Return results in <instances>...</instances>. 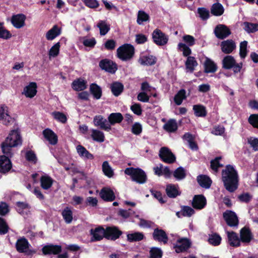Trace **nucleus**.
I'll return each instance as SVG.
<instances>
[{"mask_svg": "<svg viewBox=\"0 0 258 258\" xmlns=\"http://www.w3.org/2000/svg\"><path fill=\"white\" fill-rule=\"evenodd\" d=\"M222 180L225 189L230 192L235 191L238 187L239 177L237 171L233 165H227L222 170Z\"/></svg>", "mask_w": 258, "mask_h": 258, "instance_id": "1", "label": "nucleus"}, {"mask_svg": "<svg viewBox=\"0 0 258 258\" xmlns=\"http://www.w3.org/2000/svg\"><path fill=\"white\" fill-rule=\"evenodd\" d=\"M124 173L130 176L133 181L139 184L145 183L147 180L146 173L140 168H126L124 170Z\"/></svg>", "mask_w": 258, "mask_h": 258, "instance_id": "2", "label": "nucleus"}, {"mask_svg": "<svg viewBox=\"0 0 258 258\" xmlns=\"http://www.w3.org/2000/svg\"><path fill=\"white\" fill-rule=\"evenodd\" d=\"M223 68L226 70L233 69L234 73L236 74L240 72L243 64L242 62L236 63L234 57L231 55H226L222 61Z\"/></svg>", "mask_w": 258, "mask_h": 258, "instance_id": "3", "label": "nucleus"}, {"mask_svg": "<svg viewBox=\"0 0 258 258\" xmlns=\"http://www.w3.org/2000/svg\"><path fill=\"white\" fill-rule=\"evenodd\" d=\"M134 52V47L129 44H123L117 49L118 57L124 61L131 59L133 57Z\"/></svg>", "mask_w": 258, "mask_h": 258, "instance_id": "4", "label": "nucleus"}, {"mask_svg": "<svg viewBox=\"0 0 258 258\" xmlns=\"http://www.w3.org/2000/svg\"><path fill=\"white\" fill-rule=\"evenodd\" d=\"M160 160L167 164H172L176 161V156L167 147L160 148L159 153Z\"/></svg>", "mask_w": 258, "mask_h": 258, "instance_id": "5", "label": "nucleus"}, {"mask_svg": "<svg viewBox=\"0 0 258 258\" xmlns=\"http://www.w3.org/2000/svg\"><path fill=\"white\" fill-rule=\"evenodd\" d=\"M0 121L6 125L16 123L15 118L9 115L8 107L5 105L0 106Z\"/></svg>", "mask_w": 258, "mask_h": 258, "instance_id": "6", "label": "nucleus"}, {"mask_svg": "<svg viewBox=\"0 0 258 258\" xmlns=\"http://www.w3.org/2000/svg\"><path fill=\"white\" fill-rule=\"evenodd\" d=\"M19 131L20 130H11L4 142L9 143V144L15 147L21 145L22 144V139Z\"/></svg>", "mask_w": 258, "mask_h": 258, "instance_id": "7", "label": "nucleus"}, {"mask_svg": "<svg viewBox=\"0 0 258 258\" xmlns=\"http://www.w3.org/2000/svg\"><path fill=\"white\" fill-rule=\"evenodd\" d=\"M152 36L154 42L159 46L166 45L169 39L168 36L159 29H156L153 31Z\"/></svg>", "mask_w": 258, "mask_h": 258, "instance_id": "8", "label": "nucleus"}, {"mask_svg": "<svg viewBox=\"0 0 258 258\" xmlns=\"http://www.w3.org/2000/svg\"><path fill=\"white\" fill-rule=\"evenodd\" d=\"M223 218L228 226L231 227H237L239 224L236 213L230 210H226L223 214Z\"/></svg>", "mask_w": 258, "mask_h": 258, "instance_id": "9", "label": "nucleus"}, {"mask_svg": "<svg viewBox=\"0 0 258 258\" xmlns=\"http://www.w3.org/2000/svg\"><path fill=\"white\" fill-rule=\"evenodd\" d=\"M122 233V231L117 226H108L105 229V238L115 241L118 239Z\"/></svg>", "mask_w": 258, "mask_h": 258, "instance_id": "10", "label": "nucleus"}, {"mask_svg": "<svg viewBox=\"0 0 258 258\" xmlns=\"http://www.w3.org/2000/svg\"><path fill=\"white\" fill-rule=\"evenodd\" d=\"M42 252L43 255H57L62 251V247L59 245L49 244L44 245L42 248Z\"/></svg>", "mask_w": 258, "mask_h": 258, "instance_id": "11", "label": "nucleus"}, {"mask_svg": "<svg viewBox=\"0 0 258 258\" xmlns=\"http://www.w3.org/2000/svg\"><path fill=\"white\" fill-rule=\"evenodd\" d=\"M12 168V163L10 159L5 155H0V173L7 174Z\"/></svg>", "mask_w": 258, "mask_h": 258, "instance_id": "12", "label": "nucleus"}, {"mask_svg": "<svg viewBox=\"0 0 258 258\" xmlns=\"http://www.w3.org/2000/svg\"><path fill=\"white\" fill-rule=\"evenodd\" d=\"M214 34L218 39H224L231 34V31L226 25L219 24L215 27Z\"/></svg>", "mask_w": 258, "mask_h": 258, "instance_id": "13", "label": "nucleus"}, {"mask_svg": "<svg viewBox=\"0 0 258 258\" xmlns=\"http://www.w3.org/2000/svg\"><path fill=\"white\" fill-rule=\"evenodd\" d=\"M100 68L110 73L114 74L117 70L116 64L110 60L104 59L99 62Z\"/></svg>", "mask_w": 258, "mask_h": 258, "instance_id": "14", "label": "nucleus"}, {"mask_svg": "<svg viewBox=\"0 0 258 258\" xmlns=\"http://www.w3.org/2000/svg\"><path fill=\"white\" fill-rule=\"evenodd\" d=\"M152 235L154 240L163 242L164 244L167 243L168 237L164 230L158 228H155Z\"/></svg>", "mask_w": 258, "mask_h": 258, "instance_id": "15", "label": "nucleus"}, {"mask_svg": "<svg viewBox=\"0 0 258 258\" xmlns=\"http://www.w3.org/2000/svg\"><path fill=\"white\" fill-rule=\"evenodd\" d=\"M207 205V200L203 195H195L192 200L191 205L194 208L197 210H201L205 207Z\"/></svg>", "mask_w": 258, "mask_h": 258, "instance_id": "16", "label": "nucleus"}, {"mask_svg": "<svg viewBox=\"0 0 258 258\" xmlns=\"http://www.w3.org/2000/svg\"><path fill=\"white\" fill-rule=\"evenodd\" d=\"M177 244L174 246L176 253H180L186 251L190 246V242L187 238L179 239L177 241Z\"/></svg>", "mask_w": 258, "mask_h": 258, "instance_id": "17", "label": "nucleus"}, {"mask_svg": "<svg viewBox=\"0 0 258 258\" xmlns=\"http://www.w3.org/2000/svg\"><path fill=\"white\" fill-rule=\"evenodd\" d=\"M222 51L225 54H230L235 49L236 45L235 42L232 39L223 41L220 44Z\"/></svg>", "mask_w": 258, "mask_h": 258, "instance_id": "18", "label": "nucleus"}, {"mask_svg": "<svg viewBox=\"0 0 258 258\" xmlns=\"http://www.w3.org/2000/svg\"><path fill=\"white\" fill-rule=\"evenodd\" d=\"M228 244L232 247H237L240 246V240L237 234L234 231H227Z\"/></svg>", "mask_w": 258, "mask_h": 258, "instance_id": "19", "label": "nucleus"}, {"mask_svg": "<svg viewBox=\"0 0 258 258\" xmlns=\"http://www.w3.org/2000/svg\"><path fill=\"white\" fill-rule=\"evenodd\" d=\"M253 238L252 234L248 227L244 226L240 230V240L243 243H249Z\"/></svg>", "mask_w": 258, "mask_h": 258, "instance_id": "20", "label": "nucleus"}, {"mask_svg": "<svg viewBox=\"0 0 258 258\" xmlns=\"http://www.w3.org/2000/svg\"><path fill=\"white\" fill-rule=\"evenodd\" d=\"M90 234L92 235L93 241H100L103 237L105 238V229L102 226H99L94 229H91Z\"/></svg>", "mask_w": 258, "mask_h": 258, "instance_id": "21", "label": "nucleus"}, {"mask_svg": "<svg viewBox=\"0 0 258 258\" xmlns=\"http://www.w3.org/2000/svg\"><path fill=\"white\" fill-rule=\"evenodd\" d=\"M100 196L102 200L106 202H112L115 199L113 191L109 188H103L100 191Z\"/></svg>", "mask_w": 258, "mask_h": 258, "instance_id": "22", "label": "nucleus"}, {"mask_svg": "<svg viewBox=\"0 0 258 258\" xmlns=\"http://www.w3.org/2000/svg\"><path fill=\"white\" fill-rule=\"evenodd\" d=\"M26 16L22 14H17L12 16L11 22L13 25L17 29L24 26Z\"/></svg>", "mask_w": 258, "mask_h": 258, "instance_id": "23", "label": "nucleus"}, {"mask_svg": "<svg viewBox=\"0 0 258 258\" xmlns=\"http://www.w3.org/2000/svg\"><path fill=\"white\" fill-rule=\"evenodd\" d=\"M36 89V83L31 82L24 88L22 93L24 94L26 97L31 98L36 95L37 93Z\"/></svg>", "mask_w": 258, "mask_h": 258, "instance_id": "24", "label": "nucleus"}, {"mask_svg": "<svg viewBox=\"0 0 258 258\" xmlns=\"http://www.w3.org/2000/svg\"><path fill=\"white\" fill-rule=\"evenodd\" d=\"M61 32V28L57 25H54L46 33L45 37L47 40H52L59 36Z\"/></svg>", "mask_w": 258, "mask_h": 258, "instance_id": "25", "label": "nucleus"}, {"mask_svg": "<svg viewBox=\"0 0 258 258\" xmlns=\"http://www.w3.org/2000/svg\"><path fill=\"white\" fill-rule=\"evenodd\" d=\"M165 190L167 196L170 198H175L181 194V192L178 189V185L173 184H167Z\"/></svg>", "mask_w": 258, "mask_h": 258, "instance_id": "26", "label": "nucleus"}, {"mask_svg": "<svg viewBox=\"0 0 258 258\" xmlns=\"http://www.w3.org/2000/svg\"><path fill=\"white\" fill-rule=\"evenodd\" d=\"M43 135L44 138L49 142L50 144L55 145L57 143V136L52 130H43Z\"/></svg>", "mask_w": 258, "mask_h": 258, "instance_id": "27", "label": "nucleus"}, {"mask_svg": "<svg viewBox=\"0 0 258 258\" xmlns=\"http://www.w3.org/2000/svg\"><path fill=\"white\" fill-rule=\"evenodd\" d=\"M53 179L48 175H42L40 178V186L45 190L49 189L52 185Z\"/></svg>", "mask_w": 258, "mask_h": 258, "instance_id": "28", "label": "nucleus"}, {"mask_svg": "<svg viewBox=\"0 0 258 258\" xmlns=\"http://www.w3.org/2000/svg\"><path fill=\"white\" fill-rule=\"evenodd\" d=\"M197 181L199 185L205 188H209L212 184L211 178L206 175H200L197 177Z\"/></svg>", "mask_w": 258, "mask_h": 258, "instance_id": "29", "label": "nucleus"}, {"mask_svg": "<svg viewBox=\"0 0 258 258\" xmlns=\"http://www.w3.org/2000/svg\"><path fill=\"white\" fill-rule=\"evenodd\" d=\"M94 123L96 126L102 129L109 128V122L101 115L96 116L94 118Z\"/></svg>", "mask_w": 258, "mask_h": 258, "instance_id": "30", "label": "nucleus"}, {"mask_svg": "<svg viewBox=\"0 0 258 258\" xmlns=\"http://www.w3.org/2000/svg\"><path fill=\"white\" fill-rule=\"evenodd\" d=\"M29 245L27 239L23 237L18 239L16 243V248L19 252L22 253L25 251L26 249L28 248Z\"/></svg>", "mask_w": 258, "mask_h": 258, "instance_id": "31", "label": "nucleus"}, {"mask_svg": "<svg viewBox=\"0 0 258 258\" xmlns=\"http://www.w3.org/2000/svg\"><path fill=\"white\" fill-rule=\"evenodd\" d=\"M205 72L206 73H215L217 70L216 64L211 59L206 57L204 62Z\"/></svg>", "mask_w": 258, "mask_h": 258, "instance_id": "32", "label": "nucleus"}, {"mask_svg": "<svg viewBox=\"0 0 258 258\" xmlns=\"http://www.w3.org/2000/svg\"><path fill=\"white\" fill-rule=\"evenodd\" d=\"M126 238L127 240L130 242H138L144 239L145 235L143 232H135L127 234Z\"/></svg>", "mask_w": 258, "mask_h": 258, "instance_id": "33", "label": "nucleus"}, {"mask_svg": "<svg viewBox=\"0 0 258 258\" xmlns=\"http://www.w3.org/2000/svg\"><path fill=\"white\" fill-rule=\"evenodd\" d=\"M72 88L77 91H83L87 88V82L82 78H79L73 81Z\"/></svg>", "mask_w": 258, "mask_h": 258, "instance_id": "34", "label": "nucleus"}, {"mask_svg": "<svg viewBox=\"0 0 258 258\" xmlns=\"http://www.w3.org/2000/svg\"><path fill=\"white\" fill-rule=\"evenodd\" d=\"M97 27L99 29L100 35L104 36L106 35L110 29V26L106 21L100 20L97 24Z\"/></svg>", "mask_w": 258, "mask_h": 258, "instance_id": "35", "label": "nucleus"}, {"mask_svg": "<svg viewBox=\"0 0 258 258\" xmlns=\"http://www.w3.org/2000/svg\"><path fill=\"white\" fill-rule=\"evenodd\" d=\"M123 119V116L120 113L118 112L111 113L108 117V121L109 123V127H110V125L120 123Z\"/></svg>", "mask_w": 258, "mask_h": 258, "instance_id": "36", "label": "nucleus"}, {"mask_svg": "<svg viewBox=\"0 0 258 258\" xmlns=\"http://www.w3.org/2000/svg\"><path fill=\"white\" fill-rule=\"evenodd\" d=\"M123 88L122 84L118 82H113L110 85L111 92L115 96H119L122 92Z\"/></svg>", "mask_w": 258, "mask_h": 258, "instance_id": "37", "label": "nucleus"}, {"mask_svg": "<svg viewBox=\"0 0 258 258\" xmlns=\"http://www.w3.org/2000/svg\"><path fill=\"white\" fill-rule=\"evenodd\" d=\"M194 114L196 116L204 117L207 115L206 108L203 105L198 104L193 106Z\"/></svg>", "mask_w": 258, "mask_h": 258, "instance_id": "38", "label": "nucleus"}, {"mask_svg": "<svg viewBox=\"0 0 258 258\" xmlns=\"http://www.w3.org/2000/svg\"><path fill=\"white\" fill-rule=\"evenodd\" d=\"M1 147L2 149V152L4 154L3 155H5L8 157L9 159H10L12 157L13 153L12 151V148L13 147H15V146H13L12 145L9 144V143H7L4 141L2 143Z\"/></svg>", "mask_w": 258, "mask_h": 258, "instance_id": "39", "label": "nucleus"}, {"mask_svg": "<svg viewBox=\"0 0 258 258\" xmlns=\"http://www.w3.org/2000/svg\"><path fill=\"white\" fill-rule=\"evenodd\" d=\"M61 215L66 222V223L69 224L72 222L73 219V212L71 208L69 207H66L61 212Z\"/></svg>", "mask_w": 258, "mask_h": 258, "instance_id": "40", "label": "nucleus"}, {"mask_svg": "<svg viewBox=\"0 0 258 258\" xmlns=\"http://www.w3.org/2000/svg\"><path fill=\"white\" fill-rule=\"evenodd\" d=\"M77 150L79 155L88 159H93V155L90 153L84 146L79 145L77 146Z\"/></svg>", "mask_w": 258, "mask_h": 258, "instance_id": "41", "label": "nucleus"}, {"mask_svg": "<svg viewBox=\"0 0 258 258\" xmlns=\"http://www.w3.org/2000/svg\"><path fill=\"white\" fill-rule=\"evenodd\" d=\"M90 91L96 99H99L102 96V89L98 85L93 83L90 85Z\"/></svg>", "mask_w": 258, "mask_h": 258, "instance_id": "42", "label": "nucleus"}, {"mask_svg": "<svg viewBox=\"0 0 258 258\" xmlns=\"http://www.w3.org/2000/svg\"><path fill=\"white\" fill-rule=\"evenodd\" d=\"M150 16L145 11L140 10L138 11L137 23L139 25H142L144 22H147L149 21Z\"/></svg>", "mask_w": 258, "mask_h": 258, "instance_id": "43", "label": "nucleus"}, {"mask_svg": "<svg viewBox=\"0 0 258 258\" xmlns=\"http://www.w3.org/2000/svg\"><path fill=\"white\" fill-rule=\"evenodd\" d=\"M186 98V91L184 89H180L174 96V101L177 105L181 104L183 100Z\"/></svg>", "mask_w": 258, "mask_h": 258, "instance_id": "44", "label": "nucleus"}, {"mask_svg": "<svg viewBox=\"0 0 258 258\" xmlns=\"http://www.w3.org/2000/svg\"><path fill=\"white\" fill-rule=\"evenodd\" d=\"M141 64L146 66H152L154 64L156 61V58L153 55L143 56L139 60Z\"/></svg>", "mask_w": 258, "mask_h": 258, "instance_id": "45", "label": "nucleus"}, {"mask_svg": "<svg viewBox=\"0 0 258 258\" xmlns=\"http://www.w3.org/2000/svg\"><path fill=\"white\" fill-rule=\"evenodd\" d=\"M173 176L177 180L183 179L186 177L185 170L182 167H179L176 168L173 173Z\"/></svg>", "mask_w": 258, "mask_h": 258, "instance_id": "46", "label": "nucleus"}, {"mask_svg": "<svg viewBox=\"0 0 258 258\" xmlns=\"http://www.w3.org/2000/svg\"><path fill=\"white\" fill-rule=\"evenodd\" d=\"M211 13L215 16H221L224 12L222 5L219 3H215L212 5L211 9Z\"/></svg>", "mask_w": 258, "mask_h": 258, "instance_id": "47", "label": "nucleus"}, {"mask_svg": "<svg viewBox=\"0 0 258 258\" xmlns=\"http://www.w3.org/2000/svg\"><path fill=\"white\" fill-rule=\"evenodd\" d=\"M198 65V62L195 58L193 56H188L185 62V66L186 69L188 70L190 72H192L195 68Z\"/></svg>", "mask_w": 258, "mask_h": 258, "instance_id": "48", "label": "nucleus"}, {"mask_svg": "<svg viewBox=\"0 0 258 258\" xmlns=\"http://www.w3.org/2000/svg\"><path fill=\"white\" fill-rule=\"evenodd\" d=\"M91 137L94 141L97 142L102 143L104 141V134L100 130H92Z\"/></svg>", "mask_w": 258, "mask_h": 258, "instance_id": "49", "label": "nucleus"}, {"mask_svg": "<svg viewBox=\"0 0 258 258\" xmlns=\"http://www.w3.org/2000/svg\"><path fill=\"white\" fill-rule=\"evenodd\" d=\"M222 238L219 234L215 233L211 234L209 239V243L213 246L219 245L221 243Z\"/></svg>", "mask_w": 258, "mask_h": 258, "instance_id": "50", "label": "nucleus"}, {"mask_svg": "<svg viewBox=\"0 0 258 258\" xmlns=\"http://www.w3.org/2000/svg\"><path fill=\"white\" fill-rule=\"evenodd\" d=\"M60 47V43L58 42L50 48L48 51V55L50 59L51 57H55L58 55Z\"/></svg>", "mask_w": 258, "mask_h": 258, "instance_id": "51", "label": "nucleus"}, {"mask_svg": "<svg viewBox=\"0 0 258 258\" xmlns=\"http://www.w3.org/2000/svg\"><path fill=\"white\" fill-rule=\"evenodd\" d=\"M244 30L248 33H254L258 31V24L256 23H251L244 22Z\"/></svg>", "mask_w": 258, "mask_h": 258, "instance_id": "52", "label": "nucleus"}, {"mask_svg": "<svg viewBox=\"0 0 258 258\" xmlns=\"http://www.w3.org/2000/svg\"><path fill=\"white\" fill-rule=\"evenodd\" d=\"M222 159L221 156L216 157L214 159H213L210 162V166L211 169L215 171V172H217L219 168L222 167L223 166V164L220 163V160Z\"/></svg>", "mask_w": 258, "mask_h": 258, "instance_id": "53", "label": "nucleus"}, {"mask_svg": "<svg viewBox=\"0 0 258 258\" xmlns=\"http://www.w3.org/2000/svg\"><path fill=\"white\" fill-rule=\"evenodd\" d=\"M102 171L104 174L110 178L113 175V171L107 161H104L102 164Z\"/></svg>", "mask_w": 258, "mask_h": 258, "instance_id": "54", "label": "nucleus"}, {"mask_svg": "<svg viewBox=\"0 0 258 258\" xmlns=\"http://www.w3.org/2000/svg\"><path fill=\"white\" fill-rule=\"evenodd\" d=\"M10 229L9 226L6 221L0 217V235L6 234Z\"/></svg>", "mask_w": 258, "mask_h": 258, "instance_id": "55", "label": "nucleus"}, {"mask_svg": "<svg viewBox=\"0 0 258 258\" xmlns=\"http://www.w3.org/2000/svg\"><path fill=\"white\" fill-rule=\"evenodd\" d=\"M25 158L28 162L35 164L37 162V158L34 151L29 150L26 152Z\"/></svg>", "mask_w": 258, "mask_h": 258, "instance_id": "56", "label": "nucleus"}, {"mask_svg": "<svg viewBox=\"0 0 258 258\" xmlns=\"http://www.w3.org/2000/svg\"><path fill=\"white\" fill-rule=\"evenodd\" d=\"M17 211L22 214L24 210L29 209L30 208L29 205L26 202H17L15 204Z\"/></svg>", "mask_w": 258, "mask_h": 258, "instance_id": "57", "label": "nucleus"}, {"mask_svg": "<svg viewBox=\"0 0 258 258\" xmlns=\"http://www.w3.org/2000/svg\"><path fill=\"white\" fill-rule=\"evenodd\" d=\"M178 48L182 51L183 55L184 56H189L191 53V50L188 46L183 43H179L178 44Z\"/></svg>", "mask_w": 258, "mask_h": 258, "instance_id": "58", "label": "nucleus"}, {"mask_svg": "<svg viewBox=\"0 0 258 258\" xmlns=\"http://www.w3.org/2000/svg\"><path fill=\"white\" fill-rule=\"evenodd\" d=\"M150 254V258H161L163 252L160 248L155 247L151 248Z\"/></svg>", "mask_w": 258, "mask_h": 258, "instance_id": "59", "label": "nucleus"}, {"mask_svg": "<svg viewBox=\"0 0 258 258\" xmlns=\"http://www.w3.org/2000/svg\"><path fill=\"white\" fill-rule=\"evenodd\" d=\"M247 42L243 41L240 44L239 55L242 58H244L247 55Z\"/></svg>", "mask_w": 258, "mask_h": 258, "instance_id": "60", "label": "nucleus"}, {"mask_svg": "<svg viewBox=\"0 0 258 258\" xmlns=\"http://www.w3.org/2000/svg\"><path fill=\"white\" fill-rule=\"evenodd\" d=\"M182 215L184 217H190L195 213V210L190 207L184 206L182 207Z\"/></svg>", "mask_w": 258, "mask_h": 258, "instance_id": "61", "label": "nucleus"}, {"mask_svg": "<svg viewBox=\"0 0 258 258\" xmlns=\"http://www.w3.org/2000/svg\"><path fill=\"white\" fill-rule=\"evenodd\" d=\"M52 115L56 120L62 123H65L67 121V116L64 113L62 112H53L52 113Z\"/></svg>", "mask_w": 258, "mask_h": 258, "instance_id": "62", "label": "nucleus"}, {"mask_svg": "<svg viewBox=\"0 0 258 258\" xmlns=\"http://www.w3.org/2000/svg\"><path fill=\"white\" fill-rule=\"evenodd\" d=\"M198 13L199 14L200 17L203 20H207L209 17V11L206 8H198Z\"/></svg>", "mask_w": 258, "mask_h": 258, "instance_id": "63", "label": "nucleus"}, {"mask_svg": "<svg viewBox=\"0 0 258 258\" xmlns=\"http://www.w3.org/2000/svg\"><path fill=\"white\" fill-rule=\"evenodd\" d=\"M248 121L254 127L258 128V114H251L248 118Z\"/></svg>", "mask_w": 258, "mask_h": 258, "instance_id": "64", "label": "nucleus"}]
</instances>
